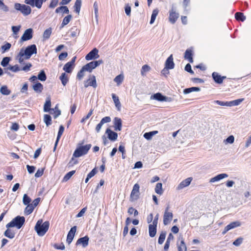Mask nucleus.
<instances>
[{"label": "nucleus", "instance_id": "nucleus-1", "mask_svg": "<svg viewBox=\"0 0 251 251\" xmlns=\"http://www.w3.org/2000/svg\"><path fill=\"white\" fill-rule=\"evenodd\" d=\"M49 226L50 223L49 221L43 223L42 220H39L37 222L34 229L39 236H43L48 230Z\"/></svg>", "mask_w": 251, "mask_h": 251}, {"label": "nucleus", "instance_id": "nucleus-2", "mask_svg": "<svg viewBox=\"0 0 251 251\" xmlns=\"http://www.w3.org/2000/svg\"><path fill=\"white\" fill-rule=\"evenodd\" d=\"M25 222L24 217L18 216L14 218L10 223L6 225L7 228L16 227L18 229H20L24 225Z\"/></svg>", "mask_w": 251, "mask_h": 251}, {"label": "nucleus", "instance_id": "nucleus-3", "mask_svg": "<svg viewBox=\"0 0 251 251\" xmlns=\"http://www.w3.org/2000/svg\"><path fill=\"white\" fill-rule=\"evenodd\" d=\"M91 147V145L90 144H88L77 148L73 154V157H79L86 154L90 149Z\"/></svg>", "mask_w": 251, "mask_h": 251}, {"label": "nucleus", "instance_id": "nucleus-4", "mask_svg": "<svg viewBox=\"0 0 251 251\" xmlns=\"http://www.w3.org/2000/svg\"><path fill=\"white\" fill-rule=\"evenodd\" d=\"M14 8L20 11L24 16H27L29 15L31 12V8L29 5L22 4L19 3H15Z\"/></svg>", "mask_w": 251, "mask_h": 251}, {"label": "nucleus", "instance_id": "nucleus-5", "mask_svg": "<svg viewBox=\"0 0 251 251\" xmlns=\"http://www.w3.org/2000/svg\"><path fill=\"white\" fill-rule=\"evenodd\" d=\"M22 49L23 53L25 55V59H29L33 54L37 53L36 46L34 44L28 46L25 50L23 48Z\"/></svg>", "mask_w": 251, "mask_h": 251}, {"label": "nucleus", "instance_id": "nucleus-6", "mask_svg": "<svg viewBox=\"0 0 251 251\" xmlns=\"http://www.w3.org/2000/svg\"><path fill=\"white\" fill-rule=\"evenodd\" d=\"M139 189L140 186L138 183L134 184L130 196V201H134L139 198L140 194Z\"/></svg>", "mask_w": 251, "mask_h": 251}, {"label": "nucleus", "instance_id": "nucleus-7", "mask_svg": "<svg viewBox=\"0 0 251 251\" xmlns=\"http://www.w3.org/2000/svg\"><path fill=\"white\" fill-rule=\"evenodd\" d=\"M151 99L159 101L170 102L172 100L171 98L164 96L160 93H157L151 96Z\"/></svg>", "mask_w": 251, "mask_h": 251}, {"label": "nucleus", "instance_id": "nucleus-8", "mask_svg": "<svg viewBox=\"0 0 251 251\" xmlns=\"http://www.w3.org/2000/svg\"><path fill=\"white\" fill-rule=\"evenodd\" d=\"M33 36V29L28 28L26 29L20 39V42H23L30 40Z\"/></svg>", "mask_w": 251, "mask_h": 251}, {"label": "nucleus", "instance_id": "nucleus-9", "mask_svg": "<svg viewBox=\"0 0 251 251\" xmlns=\"http://www.w3.org/2000/svg\"><path fill=\"white\" fill-rule=\"evenodd\" d=\"M84 87L85 88L88 86H92L93 88H96L97 87L96 77L95 75H91L89 78L84 82Z\"/></svg>", "mask_w": 251, "mask_h": 251}, {"label": "nucleus", "instance_id": "nucleus-10", "mask_svg": "<svg viewBox=\"0 0 251 251\" xmlns=\"http://www.w3.org/2000/svg\"><path fill=\"white\" fill-rule=\"evenodd\" d=\"M178 17L179 14L176 12V9L174 7H172L169 12V22L172 24H175Z\"/></svg>", "mask_w": 251, "mask_h": 251}, {"label": "nucleus", "instance_id": "nucleus-11", "mask_svg": "<svg viewBox=\"0 0 251 251\" xmlns=\"http://www.w3.org/2000/svg\"><path fill=\"white\" fill-rule=\"evenodd\" d=\"M98 53L99 50L97 48H94L86 55L85 59L89 61L92 59H97L100 56Z\"/></svg>", "mask_w": 251, "mask_h": 251}, {"label": "nucleus", "instance_id": "nucleus-12", "mask_svg": "<svg viewBox=\"0 0 251 251\" xmlns=\"http://www.w3.org/2000/svg\"><path fill=\"white\" fill-rule=\"evenodd\" d=\"M241 225V222L238 221L233 222L230 223L229 224H228V225H227L225 227L224 230L222 232V234L224 235L229 230L234 228L237 227H239Z\"/></svg>", "mask_w": 251, "mask_h": 251}, {"label": "nucleus", "instance_id": "nucleus-13", "mask_svg": "<svg viewBox=\"0 0 251 251\" xmlns=\"http://www.w3.org/2000/svg\"><path fill=\"white\" fill-rule=\"evenodd\" d=\"M76 230V226H74L73 227H72L69 231L67 237L66 242L69 245L72 242L74 237L75 236V232Z\"/></svg>", "mask_w": 251, "mask_h": 251}, {"label": "nucleus", "instance_id": "nucleus-14", "mask_svg": "<svg viewBox=\"0 0 251 251\" xmlns=\"http://www.w3.org/2000/svg\"><path fill=\"white\" fill-rule=\"evenodd\" d=\"M173 217L172 212H164L163 215V224L164 225H168L172 221Z\"/></svg>", "mask_w": 251, "mask_h": 251}, {"label": "nucleus", "instance_id": "nucleus-15", "mask_svg": "<svg viewBox=\"0 0 251 251\" xmlns=\"http://www.w3.org/2000/svg\"><path fill=\"white\" fill-rule=\"evenodd\" d=\"M105 133L107 134L108 138L112 141H115L117 139L118 134L109 128H107Z\"/></svg>", "mask_w": 251, "mask_h": 251}, {"label": "nucleus", "instance_id": "nucleus-16", "mask_svg": "<svg viewBox=\"0 0 251 251\" xmlns=\"http://www.w3.org/2000/svg\"><path fill=\"white\" fill-rule=\"evenodd\" d=\"M114 129L116 131H121L122 129V120L118 117H115L113 120Z\"/></svg>", "mask_w": 251, "mask_h": 251}, {"label": "nucleus", "instance_id": "nucleus-17", "mask_svg": "<svg viewBox=\"0 0 251 251\" xmlns=\"http://www.w3.org/2000/svg\"><path fill=\"white\" fill-rule=\"evenodd\" d=\"M228 176V175L225 173L220 174L219 175H217L216 176L211 178L209 180L210 183H213L215 182L219 181L223 179L227 178Z\"/></svg>", "mask_w": 251, "mask_h": 251}, {"label": "nucleus", "instance_id": "nucleus-18", "mask_svg": "<svg viewBox=\"0 0 251 251\" xmlns=\"http://www.w3.org/2000/svg\"><path fill=\"white\" fill-rule=\"evenodd\" d=\"M89 240V237L87 236H85L83 237L79 238L77 240L76 244L77 245L81 244V245H82V246L83 248H85L88 245Z\"/></svg>", "mask_w": 251, "mask_h": 251}, {"label": "nucleus", "instance_id": "nucleus-19", "mask_svg": "<svg viewBox=\"0 0 251 251\" xmlns=\"http://www.w3.org/2000/svg\"><path fill=\"white\" fill-rule=\"evenodd\" d=\"M175 64L173 61V55L171 54L167 59L165 62V68L172 69L174 68Z\"/></svg>", "mask_w": 251, "mask_h": 251}, {"label": "nucleus", "instance_id": "nucleus-20", "mask_svg": "<svg viewBox=\"0 0 251 251\" xmlns=\"http://www.w3.org/2000/svg\"><path fill=\"white\" fill-rule=\"evenodd\" d=\"M192 178L188 177L185 180H183L177 186V189L180 190L184 187L188 186L191 183Z\"/></svg>", "mask_w": 251, "mask_h": 251}, {"label": "nucleus", "instance_id": "nucleus-21", "mask_svg": "<svg viewBox=\"0 0 251 251\" xmlns=\"http://www.w3.org/2000/svg\"><path fill=\"white\" fill-rule=\"evenodd\" d=\"M51 104L50 98V97H48L46 98V102L44 105V111L45 112H49L51 110Z\"/></svg>", "mask_w": 251, "mask_h": 251}, {"label": "nucleus", "instance_id": "nucleus-22", "mask_svg": "<svg viewBox=\"0 0 251 251\" xmlns=\"http://www.w3.org/2000/svg\"><path fill=\"white\" fill-rule=\"evenodd\" d=\"M212 77L216 83L219 84L222 83L223 79L226 78V77L224 76L221 77V76L219 75V74L216 72L213 73Z\"/></svg>", "mask_w": 251, "mask_h": 251}, {"label": "nucleus", "instance_id": "nucleus-23", "mask_svg": "<svg viewBox=\"0 0 251 251\" xmlns=\"http://www.w3.org/2000/svg\"><path fill=\"white\" fill-rule=\"evenodd\" d=\"M64 126L62 125H61L59 127V131H58V134H57V137L55 143L54 147V149H53L54 151L56 149L58 142L59 141V140L61 138V136H62L63 133L64 132Z\"/></svg>", "mask_w": 251, "mask_h": 251}, {"label": "nucleus", "instance_id": "nucleus-24", "mask_svg": "<svg viewBox=\"0 0 251 251\" xmlns=\"http://www.w3.org/2000/svg\"><path fill=\"white\" fill-rule=\"evenodd\" d=\"M112 99L114 101L115 105L116 107V108H117V110L118 111H120L121 104L119 100V98L117 96H116V95L114 94H112Z\"/></svg>", "mask_w": 251, "mask_h": 251}, {"label": "nucleus", "instance_id": "nucleus-25", "mask_svg": "<svg viewBox=\"0 0 251 251\" xmlns=\"http://www.w3.org/2000/svg\"><path fill=\"white\" fill-rule=\"evenodd\" d=\"M21 26L20 25L18 26H12L11 27L12 31L13 32V37L17 39L18 37V33L20 30Z\"/></svg>", "mask_w": 251, "mask_h": 251}, {"label": "nucleus", "instance_id": "nucleus-26", "mask_svg": "<svg viewBox=\"0 0 251 251\" xmlns=\"http://www.w3.org/2000/svg\"><path fill=\"white\" fill-rule=\"evenodd\" d=\"M184 57L185 59L188 60L190 63H192L193 62L192 51L191 50H187L184 53Z\"/></svg>", "mask_w": 251, "mask_h": 251}, {"label": "nucleus", "instance_id": "nucleus-27", "mask_svg": "<svg viewBox=\"0 0 251 251\" xmlns=\"http://www.w3.org/2000/svg\"><path fill=\"white\" fill-rule=\"evenodd\" d=\"M32 88L35 92L40 93L43 89V86L41 83L37 82L33 85Z\"/></svg>", "mask_w": 251, "mask_h": 251}, {"label": "nucleus", "instance_id": "nucleus-28", "mask_svg": "<svg viewBox=\"0 0 251 251\" xmlns=\"http://www.w3.org/2000/svg\"><path fill=\"white\" fill-rule=\"evenodd\" d=\"M26 205L27 206L25 208L24 213H25V215H28L30 214L33 212L35 207L34 206H33V204H31V203L28 204Z\"/></svg>", "mask_w": 251, "mask_h": 251}, {"label": "nucleus", "instance_id": "nucleus-29", "mask_svg": "<svg viewBox=\"0 0 251 251\" xmlns=\"http://www.w3.org/2000/svg\"><path fill=\"white\" fill-rule=\"evenodd\" d=\"M52 32V29L51 27H50L47 29H46L43 34V38L44 40H46L49 39L51 34Z\"/></svg>", "mask_w": 251, "mask_h": 251}, {"label": "nucleus", "instance_id": "nucleus-30", "mask_svg": "<svg viewBox=\"0 0 251 251\" xmlns=\"http://www.w3.org/2000/svg\"><path fill=\"white\" fill-rule=\"evenodd\" d=\"M149 230L150 236L151 237H154L156 233V227L153 225H149Z\"/></svg>", "mask_w": 251, "mask_h": 251}, {"label": "nucleus", "instance_id": "nucleus-31", "mask_svg": "<svg viewBox=\"0 0 251 251\" xmlns=\"http://www.w3.org/2000/svg\"><path fill=\"white\" fill-rule=\"evenodd\" d=\"M55 12L57 13L62 12L63 13L68 14L69 13V10L67 6H62L57 8L55 10Z\"/></svg>", "mask_w": 251, "mask_h": 251}, {"label": "nucleus", "instance_id": "nucleus-32", "mask_svg": "<svg viewBox=\"0 0 251 251\" xmlns=\"http://www.w3.org/2000/svg\"><path fill=\"white\" fill-rule=\"evenodd\" d=\"M244 99H239L236 100H234L230 101H228V107H231L232 106H237L239 105L243 100Z\"/></svg>", "mask_w": 251, "mask_h": 251}, {"label": "nucleus", "instance_id": "nucleus-33", "mask_svg": "<svg viewBox=\"0 0 251 251\" xmlns=\"http://www.w3.org/2000/svg\"><path fill=\"white\" fill-rule=\"evenodd\" d=\"M72 18V16L71 15H69L67 16H66L63 20L61 25L60 28H63L65 25L68 24L71 20Z\"/></svg>", "mask_w": 251, "mask_h": 251}, {"label": "nucleus", "instance_id": "nucleus-34", "mask_svg": "<svg viewBox=\"0 0 251 251\" xmlns=\"http://www.w3.org/2000/svg\"><path fill=\"white\" fill-rule=\"evenodd\" d=\"M200 90H201V89L199 87H192L191 88L185 89L183 90V93L184 94H188L192 92H194V91L198 92V91H200Z\"/></svg>", "mask_w": 251, "mask_h": 251}, {"label": "nucleus", "instance_id": "nucleus-35", "mask_svg": "<svg viewBox=\"0 0 251 251\" xmlns=\"http://www.w3.org/2000/svg\"><path fill=\"white\" fill-rule=\"evenodd\" d=\"M0 92L3 95L7 96L11 93V91L8 89L7 86L3 85L0 88Z\"/></svg>", "mask_w": 251, "mask_h": 251}, {"label": "nucleus", "instance_id": "nucleus-36", "mask_svg": "<svg viewBox=\"0 0 251 251\" xmlns=\"http://www.w3.org/2000/svg\"><path fill=\"white\" fill-rule=\"evenodd\" d=\"M25 55L23 53V49H21L19 53L17 55L16 57V59L18 60V61L20 63L22 64L25 59Z\"/></svg>", "mask_w": 251, "mask_h": 251}, {"label": "nucleus", "instance_id": "nucleus-37", "mask_svg": "<svg viewBox=\"0 0 251 251\" xmlns=\"http://www.w3.org/2000/svg\"><path fill=\"white\" fill-rule=\"evenodd\" d=\"M174 239V236L172 233H170L167 238V241L164 246V250H167L170 246V243L171 240Z\"/></svg>", "mask_w": 251, "mask_h": 251}, {"label": "nucleus", "instance_id": "nucleus-38", "mask_svg": "<svg viewBox=\"0 0 251 251\" xmlns=\"http://www.w3.org/2000/svg\"><path fill=\"white\" fill-rule=\"evenodd\" d=\"M59 78L63 85L65 86L68 81L67 75L65 73H63L61 74Z\"/></svg>", "mask_w": 251, "mask_h": 251}, {"label": "nucleus", "instance_id": "nucleus-39", "mask_svg": "<svg viewBox=\"0 0 251 251\" xmlns=\"http://www.w3.org/2000/svg\"><path fill=\"white\" fill-rule=\"evenodd\" d=\"M74 65L70 62L67 63L63 67V70L68 73H70L72 71L73 66Z\"/></svg>", "mask_w": 251, "mask_h": 251}, {"label": "nucleus", "instance_id": "nucleus-40", "mask_svg": "<svg viewBox=\"0 0 251 251\" xmlns=\"http://www.w3.org/2000/svg\"><path fill=\"white\" fill-rule=\"evenodd\" d=\"M235 17L237 20L242 22L244 21L246 19V16L241 12H236L235 14Z\"/></svg>", "mask_w": 251, "mask_h": 251}, {"label": "nucleus", "instance_id": "nucleus-41", "mask_svg": "<svg viewBox=\"0 0 251 251\" xmlns=\"http://www.w3.org/2000/svg\"><path fill=\"white\" fill-rule=\"evenodd\" d=\"M83 69H85L86 71H88L89 72H91L94 69H95L92 61L89 63H87V64L83 66Z\"/></svg>", "mask_w": 251, "mask_h": 251}, {"label": "nucleus", "instance_id": "nucleus-42", "mask_svg": "<svg viewBox=\"0 0 251 251\" xmlns=\"http://www.w3.org/2000/svg\"><path fill=\"white\" fill-rule=\"evenodd\" d=\"M81 6V0H76L74 7L75 8V11L79 14Z\"/></svg>", "mask_w": 251, "mask_h": 251}, {"label": "nucleus", "instance_id": "nucleus-43", "mask_svg": "<svg viewBox=\"0 0 251 251\" xmlns=\"http://www.w3.org/2000/svg\"><path fill=\"white\" fill-rule=\"evenodd\" d=\"M158 12L159 11L157 9H155L153 10L151 16V19L150 23V24H152L154 22Z\"/></svg>", "mask_w": 251, "mask_h": 251}, {"label": "nucleus", "instance_id": "nucleus-44", "mask_svg": "<svg viewBox=\"0 0 251 251\" xmlns=\"http://www.w3.org/2000/svg\"><path fill=\"white\" fill-rule=\"evenodd\" d=\"M155 191L157 194L159 195H161L163 193V190L162 189V184L161 183H157L156 184Z\"/></svg>", "mask_w": 251, "mask_h": 251}, {"label": "nucleus", "instance_id": "nucleus-45", "mask_svg": "<svg viewBox=\"0 0 251 251\" xmlns=\"http://www.w3.org/2000/svg\"><path fill=\"white\" fill-rule=\"evenodd\" d=\"M4 235L10 239H13L15 236V233L8 228L5 231Z\"/></svg>", "mask_w": 251, "mask_h": 251}, {"label": "nucleus", "instance_id": "nucleus-46", "mask_svg": "<svg viewBox=\"0 0 251 251\" xmlns=\"http://www.w3.org/2000/svg\"><path fill=\"white\" fill-rule=\"evenodd\" d=\"M178 251H187V247L182 238L180 242V244L178 246Z\"/></svg>", "mask_w": 251, "mask_h": 251}, {"label": "nucleus", "instance_id": "nucleus-47", "mask_svg": "<svg viewBox=\"0 0 251 251\" xmlns=\"http://www.w3.org/2000/svg\"><path fill=\"white\" fill-rule=\"evenodd\" d=\"M124 80V75L122 74H120L115 77L114 79V81L118 85H119Z\"/></svg>", "mask_w": 251, "mask_h": 251}, {"label": "nucleus", "instance_id": "nucleus-48", "mask_svg": "<svg viewBox=\"0 0 251 251\" xmlns=\"http://www.w3.org/2000/svg\"><path fill=\"white\" fill-rule=\"evenodd\" d=\"M3 0H0V9L4 12L9 11V7L3 3Z\"/></svg>", "mask_w": 251, "mask_h": 251}, {"label": "nucleus", "instance_id": "nucleus-49", "mask_svg": "<svg viewBox=\"0 0 251 251\" xmlns=\"http://www.w3.org/2000/svg\"><path fill=\"white\" fill-rule=\"evenodd\" d=\"M38 79L42 81H45L47 79V76L45 72L43 70L40 71L38 75Z\"/></svg>", "mask_w": 251, "mask_h": 251}, {"label": "nucleus", "instance_id": "nucleus-50", "mask_svg": "<svg viewBox=\"0 0 251 251\" xmlns=\"http://www.w3.org/2000/svg\"><path fill=\"white\" fill-rule=\"evenodd\" d=\"M75 171H72L68 173L63 177V181L66 182L68 181L72 176L75 173Z\"/></svg>", "mask_w": 251, "mask_h": 251}, {"label": "nucleus", "instance_id": "nucleus-51", "mask_svg": "<svg viewBox=\"0 0 251 251\" xmlns=\"http://www.w3.org/2000/svg\"><path fill=\"white\" fill-rule=\"evenodd\" d=\"M31 201V199L26 194L24 195L23 198V202L24 205H27L30 204Z\"/></svg>", "mask_w": 251, "mask_h": 251}, {"label": "nucleus", "instance_id": "nucleus-52", "mask_svg": "<svg viewBox=\"0 0 251 251\" xmlns=\"http://www.w3.org/2000/svg\"><path fill=\"white\" fill-rule=\"evenodd\" d=\"M44 121L47 126L51 125V118L50 115L45 114L44 116Z\"/></svg>", "mask_w": 251, "mask_h": 251}, {"label": "nucleus", "instance_id": "nucleus-53", "mask_svg": "<svg viewBox=\"0 0 251 251\" xmlns=\"http://www.w3.org/2000/svg\"><path fill=\"white\" fill-rule=\"evenodd\" d=\"M6 69L10 70L13 72H17L21 70L18 65H15L14 66H9Z\"/></svg>", "mask_w": 251, "mask_h": 251}, {"label": "nucleus", "instance_id": "nucleus-54", "mask_svg": "<svg viewBox=\"0 0 251 251\" xmlns=\"http://www.w3.org/2000/svg\"><path fill=\"white\" fill-rule=\"evenodd\" d=\"M151 69V68L150 66H149L148 65H144L142 66L141 73V75L144 76L145 75V73L146 72H149Z\"/></svg>", "mask_w": 251, "mask_h": 251}, {"label": "nucleus", "instance_id": "nucleus-55", "mask_svg": "<svg viewBox=\"0 0 251 251\" xmlns=\"http://www.w3.org/2000/svg\"><path fill=\"white\" fill-rule=\"evenodd\" d=\"M11 47V45L9 43L7 42L5 45L1 47L2 52L3 53L8 50L10 49Z\"/></svg>", "mask_w": 251, "mask_h": 251}, {"label": "nucleus", "instance_id": "nucleus-56", "mask_svg": "<svg viewBox=\"0 0 251 251\" xmlns=\"http://www.w3.org/2000/svg\"><path fill=\"white\" fill-rule=\"evenodd\" d=\"M234 141V137L233 135H230L226 140L224 141V143L226 145L227 144H231Z\"/></svg>", "mask_w": 251, "mask_h": 251}, {"label": "nucleus", "instance_id": "nucleus-57", "mask_svg": "<svg viewBox=\"0 0 251 251\" xmlns=\"http://www.w3.org/2000/svg\"><path fill=\"white\" fill-rule=\"evenodd\" d=\"M10 60V57H5L2 59V60L0 63V64L3 67H6L8 64Z\"/></svg>", "mask_w": 251, "mask_h": 251}, {"label": "nucleus", "instance_id": "nucleus-58", "mask_svg": "<svg viewBox=\"0 0 251 251\" xmlns=\"http://www.w3.org/2000/svg\"><path fill=\"white\" fill-rule=\"evenodd\" d=\"M166 237V232H162L161 234H160V236L158 238V244H162L164 242L165 239Z\"/></svg>", "mask_w": 251, "mask_h": 251}, {"label": "nucleus", "instance_id": "nucleus-59", "mask_svg": "<svg viewBox=\"0 0 251 251\" xmlns=\"http://www.w3.org/2000/svg\"><path fill=\"white\" fill-rule=\"evenodd\" d=\"M243 238L242 237H239L236 239L233 242V245L235 246H239L243 242Z\"/></svg>", "mask_w": 251, "mask_h": 251}, {"label": "nucleus", "instance_id": "nucleus-60", "mask_svg": "<svg viewBox=\"0 0 251 251\" xmlns=\"http://www.w3.org/2000/svg\"><path fill=\"white\" fill-rule=\"evenodd\" d=\"M86 71L85 69H83V67L81 68V69L78 72L77 75V78L79 80H81L83 77L84 76V72Z\"/></svg>", "mask_w": 251, "mask_h": 251}, {"label": "nucleus", "instance_id": "nucleus-61", "mask_svg": "<svg viewBox=\"0 0 251 251\" xmlns=\"http://www.w3.org/2000/svg\"><path fill=\"white\" fill-rule=\"evenodd\" d=\"M128 213L129 214H134V215L135 216H137L138 215V212L137 210L135 209L134 208H133V207H129L128 209Z\"/></svg>", "mask_w": 251, "mask_h": 251}, {"label": "nucleus", "instance_id": "nucleus-62", "mask_svg": "<svg viewBox=\"0 0 251 251\" xmlns=\"http://www.w3.org/2000/svg\"><path fill=\"white\" fill-rule=\"evenodd\" d=\"M44 169L43 168L38 169L35 174V177H39L41 176L44 173Z\"/></svg>", "mask_w": 251, "mask_h": 251}, {"label": "nucleus", "instance_id": "nucleus-63", "mask_svg": "<svg viewBox=\"0 0 251 251\" xmlns=\"http://www.w3.org/2000/svg\"><path fill=\"white\" fill-rule=\"evenodd\" d=\"M32 65L30 63H28L26 64L24 67H23L21 70L24 71L25 72H28L30 70V68L31 67Z\"/></svg>", "mask_w": 251, "mask_h": 251}, {"label": "nucleus", "instance_id": "nucleus-64", "mask_svg": "<svg viewBox=\"0 0 251 251\" xmlns=\"http://www.w3.org/2000/svg\"><path fill=\"white\" fill-rule=\"evenodd\" d=\"M125 10L127 16H130L131 7L128 5V4L126 5Z\"/></svg>", "mask_w": 251, "mask_h": 251}]
</instances>
